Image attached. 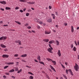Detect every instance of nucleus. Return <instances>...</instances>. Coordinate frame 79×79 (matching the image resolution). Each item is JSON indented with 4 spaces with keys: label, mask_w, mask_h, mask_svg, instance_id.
I'll return each mask as SVG.
<instances>
[{
    "label": "nucleus",
    "mask_w": 79,
    "mask_h": 79,
    "mask_svg": "<svg viewBox=\"0 0 79 79\" xmlns=\"http://www.w3.org/2000/svg\"><path fill=\"white\" fill-rule=\"evenodd\" d=\"M22 61L23 62H26V61H25V60H22Z\"/></svg>",
    "instance_id": "obj_57"
},
{
    "label": "nucleus",
    "mask_w": 79,
    "mask_h": 79,
    "mask_svg": "<svg viewBox=\"0 0 79 79\" xmlns=\"http://www.w3.org/2000/svg\"><path fill=\"white\" fill-rule=\"evenodd\" d=\"M27 28L28 29H31V27H30V26H28L27 27Z\"/></svg>",
    "instance_id": "obj_42"
},
{
    "label": "nucleus",
    "mask_w": 79,
    "mask_h": 79,
    "mask_svg": "<svg viewBox=\"0 0 79 79\" xmlns=\"http://www.w3.org/2000/svg\"><path fill=\"white\" fill-rule=\"evenodd\" d=\"M3 23V21H0V24H2Z\"/></svg>",
    "instance_id": "obj_58"
},
{
    "label": "nucleus",
    "mask_w": 79,
    "mask_h": 79,
    "mask_svg": "<svg viewBox=\"0 0 79 79\" xmlns=\"http://www.w3.org/2000/svg\"><path fill=\"white\" fill-rule=\"evenodd\" d=\"M70 70H71L70 69H66V72L67 74H68V72L69 71V72H70Z\"/></svg>",
    "instance_id": "obj_17"
},
{
    "label": "nucleus",
    "mask_w": 79,
    "mask_h": 79,
    "mask_svg": "<svg viewBox=\"0 0 79 79\" xmlns=\"http://www.w3.org/2000/svg\"><path fill=\"white\" fill-rule=\"evenodd\" d=\"M14 64V63L13 62H9V63H6V64H8V65H10V64Z\"/></svg>",
    "instance_id": "obj_7"
},
{
    "label": "nucleus",
    "mask_w": 79,
    "mask_h": 79,
    "mask_svg": "<svg viewBox=\"0 0 79 79\" xmlns=\"http://www.w3.org/2000/svg\"><path fill=\"white\" fill-rule=\"evenodd\" d=\"M15 72V70H14V69H12V70H10L9 72V73H12V72Z\"/></svg>",
    "instance_id": "obj_24"
},
{
    "label": "nucleus",
    "mask_w": 79,
    "mask_h": 79,
    "mask_svg": "<svg viewBox=\"0 0 79 79\" xmlns=\"http://www.w3.org/2000/svg\"><path fill=\"white\" fill-rule=\"evenodd\" d=\"M63 76L64 77V78H65L66 79H67V77H66V75L63 74Z\"/></svg>",
    "instance_id": "obj_33"
},
{
    "label": "nucleus",
    "mask_w": 79,
    "mask_h": 79,
    "mask_svg": "<svg viewBox=\"0 0 79 79\" xmlns=\"http://www.w3.org/2000/svg\"><path fill=\"white\" fill-rule=\"evenodd\" d=\"M27 3H28V4H34L35 3V2H27Z\"/></svg>",
    "instance_id": "obj_10"
},
{
    "label": "nucleus",
    "mask_w": 79,
    "mask_h": 79,
    "mask_svg": "<svg viewBox=\"0 0 79 79\" xmlns=\"http://www.w3.org/2000/svg\"><path fill=\"white\" fill-rule=\"evenodd\" d=\"M15 71H18V68L17 67H15Z\"/></svg>",
    "instance_id": "obj_32"
},
{
    "label": "nucleus",
    "mask_w": 79,
    "mask_h": 79,
    "mask_svg": "<svg viewBox=\"0 0 79 79\" xmlns=\"http://www.w3.org/2000/svg\"><path fill=\"white\" fill-rule=\"evenodd\" d=\"M51 15L53 18V19H55V15L53 14H52Z\"/></svg>",
    "instance_id": "obj_22"
},
{
    "label": "nucleus",
    "mask_w": 79,
    "mask_h": 79,
    "mask_svg": "<svg viewBox=\"0 0 79 79\" xmlns=\"http://www.w3.org/2000/svg\"><path fill=\"white\" fill-rule=\"evenodd\" d=\"M6 75H9V73H6Z\"/></svg>",
    "instance_id": "obj_60"
},
{
    "label": "nucleus",
    "mask_w": 79,
    "mask_h": 79,
    "mask_svg": "<svg viewBox=\"0 0 79 79\" xmlns=\"http://www.w3.org/2000/svg\"><path fill=\"white\" fill-rule=\"evenodd\" d=\"M14 56L15 57H17L18 56V54H15L14 55Z\"/></svg>",
    "instance_id": "obj_36"
},
{
    "label": "nucleus",
    "mask_w": 79,
    "mask_h": 79,
    "mask_svg": "<svg viewBox=\"0 0 79 79\" xmlns=\"http://www.w3.org/2000/svg\"><path fill=\"white\" fill-rule=\"evenodd\" d=\"M73 50L74 52H76V48L75 47H74L73 49Z\"/></svg>",
    "instance_id": "obj_20"
},
{
    "label": "nucleus",
    "mask_w": 79,
    "mask_h": 79,
    "mask_svg": "<svg viewBox=\"0 0 79 79\" xmlns=\"http://www.w3.org/2000/svg\"><path fill=\"white\" fill-rule=\"evenodd\" d=\"M54 42V41L53 40H51L49 42V44H52Z\"/></svg>",
    "instance_id": "obj_14"
},
{
    "label": "nucleus",
    "mask_w": 79,
    "mask_h": 79,
    "mask_svg": "<svg viewBox=\"0 0 79 79\" xmlns=\"http://www.w3.org/2000/svg\"><path fill=\"white\" fill-rule=\"evenodd\" d=\"M34 61L35 62H36V63H38V61L37 60L35 59Z\"/></svg>",
    "instance_id": "obj_49"
},
{
    "label": "nucleus",
    "mask_w": 79,
    "mask_h": 79,
    "mask_svg": "<svg viewBox=\"0 0 79 79\" xmlns=\"http://www.w3.org/2000/svg\"><path fill=\"white\" fill-rule=\"evenodd\" d=\"M29 15V13H27L26 14V16H28Z\"/></svg>",
    "instance_id": "obj_37"
},
{
    "label": "nucleus",
    "mask_w": 79,
    "mask_h": 79,
    "mask_svg": "<svg viewBox=\"0 0 79 79\" xmlns=\"http://www.w3.org/2000/svg\"><path fill=\"white\" fill-rule=\"evenodd\" d=\"M19 7H16L15 8V10H18V9H19Z\"/></svg>",
    "instance_id": "obj_40"
},
{
    "label": "nucleus",
    "mask_w": 79,
    "mask_h": 79,
    "mask_svg": "<svg viewBox=\"0 0 79 79\" xmlns=\"http://www.w3.org/2000/svg\"><path fill=\"white\" fill-rule=\"evenodd\" d=\"M56 27H57V28H58V25H56Z\"/></svg>",
    "instance_id": "obj_56"
},
{
    "label": "nucleus",
    "mask_w": 79,
    "mask_h": 79,
    "mask_svg": "<svg viewBox=\"0 0 79 79\" xmlns=\"http://www.w3.org/2000/svg\"><path fill=\"white\" fill-rule=\"evenodd\" d=\"M31 11H32V10L31 9H29L28 10V12H31Z\"/></svg>",
    "instance_id": "obj_47"
},
{
    "label": "nucleus",
    "mask_w": 79,
    "mask_h": 79,
    "mask_svg": "<svg viewBox=\"0 0 79 79\" xmlns=\"http://www.w3.org/2000/svg\"><path fill=\"white\" fill-rule=\"evenodd\" d=\"M20 41L19 40H18L16 41H15V42L16 43H19Z\"/></svg>",
    "instance_id": "obj_35"
},
{
    "label": "nucleus",
    "mask_w": 79,
    "mask_h": 79,
    "mask_svg": "<svg viewBox=\"0 0 79 79\" xmlns=\"http://www.w3.org/2000/svg\"><path fill=\"white\" fill-rule=\"evenodd\" d=\"M15 22L16 23H17V24H21V23L20 22L17 21H15Z\"/></svg>",
    "instance_id": "obj_27"
},
{
    "label": "nucleus",
    "mask_w": 79,
    "mask_h": 79,
    "mask_svg": "<svg viewBox=\"0 0 79 79\" xmlns=\"http://www.w3.org/2000/svg\"><path fill=\"white\" fill-rule=\"evenodd\" d=\"M1 47H2V48H6V46L3 44H1L0 45Z\"/></svg>",
    "instance_id": "obj_13"
},
{
    "label": "nucleus",
    "mask_w": 79,
    "mask_h": 79,
    "mask_svg": "<svg viewBox=\"0 0 79 79\" xmlns=\"http://www.w3.org/2000/svg\"><path fill=\"white\" fill-rule=\"evenodd\" d=\"M28 25V23H26L25 24V26H27Z\"/></svg>",
    "instance_id": "obj_45"
},
{
    "label": "nucleus",
    "mask_w": 79,
    "mask_h": 79,
    "mask_svg": "<svg viewBox=\"0 0 79 79\" xmlns=\"http://www.w3.org/2000/svg\"><path fill=\"white\" fill-rule=\"evenodd\" d=\"M43 41L45 42H48L49 41V40L47 39H45L43 40Z\"/></svg>",
    "instance_id": "obj_11"
},
{
    "label": "nucleus",
    "mask_w": 79,
    "mask_h": 79,
    "mask_svg": "<svg viewBox=\"0 0 79 79\" xmlns=\"http://www.w3.org/2000/svg\"><path fill=\"white\" fill-rule=\"evenodd\" d=\"M57 54L59 56H61V52H60V50H59L58 51Z\"/></svg>",
    "instance_id": "obj_5"
},
{
    "label": "nucleus",
    "mask_w": 79,
    "mask_h": 79,
    "mask_svg": "<svg viewBox=\"0 0 79 79\" xmlns=\"http://www.w3.org/2000/svg\"><path fill=\"white\" fill-rule=\"evenodd\" d=\"M30 79H34V77L32 76H30L29 77Z\"/></svg>",
    "instance_id": "obj_28"
},
{
    "label": "nucleus",
    "mask_w": 79,
    "mask_h": 79,
    "mask_svg": "<svg viewBox=\"0 0 79 79\" xmlns=\"http://www.w3.org/2000/svg\"><path fill=\"white\" fill-rule=\"evenodd\" d=\"M47 60L48 61H50V62H51V61H52V59H49L48 58H47Z\"/></svg>",
    "instance_id": "obj_21"
},
{
    "label": "nucleus",
    "mask_w": 79,
    "mask_h": 79,
    "mask_svg": "<svg viewBox=\"0 0 79 79\" xmlns=\"http://www.w3.org/2000/svg\"><path fill=\"white\" fill-rule=\"evenodd\" d=\"M74 43H75V44H76V45H77V43L76 42V41H75Z\"/></svg>",
    "instance_id": "obj_43"
},
{
    "label": "nucleus",
    "mask_w": 79,
    "mask_h": 79,
    "mask_svg": "<svg viewBox=\"0 0 79 79\" xmlns=\"http://www.w3.org/2000/svg\"><path fill=\"white\" fill-rule=\"evenodd\" d=\"M0 10H2V11H4V9H2V8H0Z\"/></svg>",
    "instance_id": "obj_53"
},
{
    "label": "nucleus",
    "mask_w": 79,
    "mask_h": 79,
    "mask_svg": "<svg viewBox=\"0 0 79 79\" xmlns=\"http://www.w3.org/2000/svg\"><path fill=\"white\" fill-rule=\"evenodd\" d=\"M77 30H78V29H79V27H77Z\"/></svg>",
    "instance_id": "obj_62"
},
{
    "label": "nucleus",
    "mask_w": 79,
    "mask_h": 79,
    "mask_svg": "<svg viewBox=\"0 0 79 79\" xmlns=\"http://www.w3.org/2000/svg\"><path fill=\"white\" fill-rule=\"evenodd\" d=\"M19 11L21 13H23V10H20Z\"/></svg>",
    "instance_id": "obj_50"
},
{
    "label": "nucleus",
    "mask_w": 79,
    "mask_h": 79,
    "mask_svg": "<svg viewBox=\"0 0 79 79\" xmlns=\"http://www.w3.org/2000/svg\"><path fill=\"white\" fill-rule=\"evenodd\" d=\"M79 65L75 63V65L74 66V69L76 70L77 71H78V69H79Z\"/></svg>",
    "instance_id": "obj_2"
},
{
    "label": "nucleus",
    "mask_w": 79,
    "mask_h": 79,
    "mask_svg": "<svg viewBox=\"0 0 79 79\" xmlns=\"http://www.w3.org/2000/svg\"><path fill=\"white\" fill-rule=\"evenodd\" d=\"M21 41L19 43V45H21Z\"/></svg>",
    "instance_id": "obj_55"
},
{
    "label": "nucleus",
    "mask_w": 79,
    "mask_h": 79,
    "mask_svg": "<svg viewBox=\"0 0 79 79\" xmlns=\"http://www.w3.org/2000/svg\"><path fill=\"white\" fill-rule=\"evenodd\" d=\"M74 47V46H73V44H71V48H73V47Z\"/></svg>",
    "instance_id": "obj_39"
},
{
    "label": "nucleus",
    "mask_w": 79,
    "mask_h": 79,
    "mask_svg": "<svg viewBox=\"0 0 79 79\" xmlns=\"http://www.w3.org/2000/svg\"><path fill=\"white\" fill-rule=\"evenodd\" d=\"M45 34H50V32H48L47 31H45Z\"/></svg>",
    "instance_id": "obj_9"
},
{
    "label": "nucleus",
    "mask_w": 79,
    "mask_h": 79,
    "mask_svg": "<svg viewBox=\"0 0 79 79\" xmlns=\"http://www.w3.org/2000/svg\"><path fill=\"white\" fill-rule=\"evenodd\" d=\"M39 62L40 63V64H42L44 65V63L43 62L39 61Z\"/></svg>",
    "instance_id": "obj_30"
},
{
    "label": "nucleus",
    "mask_w": 79,
    "mask_h": 79,
    "mask_svg": "<svg viewBox=\"0 0 79 79\" xmlns=\"http://www.w3.org/2000/svg\"><path fill=\"white\" fill-rule=\"evenodd\" d=\"M71 32H74V28H73V26H72L71 27Z\"/></svg>",
    "instance_id": "obj_19"
},
{
    "label": "nucleus",
    "mask_w": 79,
    "mask_h": 79,
    "mask_svg": "<svg viewBox=\"0 0 79 79\" xmlns=\"http://www.w3.org/2000/svg\"><path fill=\"white\" fill-rule=\"evenodd\" d=\"M8 66H5L4 67V69H6V68H8Z\"/></svg>",
    "instance_id": "obj_41"
},
{
    "label": "nucleus",
    "mask_w": 79,
    "mask_h": 79,
    "mask_svg": "<svg viewBox=\"0 0 79 79\" xmlns=\"http://www.w3.org/2000/svg\"><path fill=\"white\" fill-rule=\"evenodd\" d=\"M37 59H38L39 61H40V56H38Z\"/></svg>",
    "instance_id": "obj_25"
},
{
    "label": "nucleus",
    "mask_w": 79,
    "mask_h": 79,
    "mask_svg": "<svg viewBox=\"0 0 79 79\" xmlns=\"http://www.w3.org/2000/svg\"><path fill=\"white\" fill-rule=\"evenodd\" d=\"M56 43L57 45H60V43H59V41H58L56 40Z\"/></svg>",
    "instance_id": "obj_18"
},
{
    "label": "nucleus",
    "mask_w": 79,
    "mask_h": 79,
    "mask_svg": "<svg viewBox=\"0 0 79 79\" xmlns=\"http://www.w3.org/2000/svg\"><path fill=\"white\" fill-rule=\"evenodd\" d=\"M19 2H27V1L26 0H19Z\"/></svg>",
    "instance_id": "obj_16"
},
{
    "label": "nucleus",
    "mask_w": 79,
    "mask_h": 79,
    "mask_svg": "<svg viewBox=\"0 0 79 79\" xmlns=\"http://www.w3.org/2000/svg\"><path fill=\"white\" fill-rule=\"evenodd\" d=\"M50 67L51 68V69H52V70H54V71H55V72L56 71H55V69L54 68H53V67H52V66L50 65Z\"/></svg>",
    "instance_id": "obj_6"
},
{
    "label": "nucleus",
    "mask_w": 79,
    "mask_h": 79,
    "mask_svg": "<svg viewBox=\"0 0 79 79\" xmlns=\"http://www.w3.org/2000/svg\"><path fill=\"white\" fill-rule=\"evenodd\" d=\"M78 59L79 60V55H78Z\"/></svg>",
    "instance_id": "obj_64"
},
{
    "label": "nucleus",
    "mask_w": 79,
    "mask_h": 79,
    "mask_svg": "<svg viewBox=\"0 0 79 79\" xmlns=\"http://www.w3.org/2000/svg\"><path fill=\"white\" fill-rule=\"evenodd\" d=\"M28 74H31V75H33V76H34V74H33L32 73H31L30 72H28Z\"/></svg>",
    "instance_id": "obj_34"
},
{
    "label": "nucleus",
    "mask_w": 79,
    "mask_h": 79,
    "mask_svg": "<svg viewBox=\"0 0 79 79\" xmlns=\"http://www.w3.org/2000/svg\"><path fill=\"white\" fill-rule=\"evenodd\" d=\"M61 65L63 68H65V67H64V66H63V65L62 64H61Z\"/></svg>",
    "instance_id": "obj_46"
},
{
    "label": "nucleus",
    "mask_w": 79,
    "mask_h": 79,
    "mask_svg": "<svg viewBox=\"0 0 79 79\" xmlns=\"http://www.w3.org/2000/svg\"><path fill=\"white\" fill-rule=\"evenodd\" d=\"M70 70V73L71 74V75H72V76H73V72H72V71H71V70Z\"/></svg>",
    "instance_id": "obj_26"
},
{
    "label": "nucleus",
    "mask_w": 79,
    "mask_h": 79,
    "mask_svg": "<svg viewBox=\"0 0 79 79\" xmlns=\"http://www.w3.org/2000/svg\"><path fill=\"white\" fill-rule=\"evenodd\" d=\"M52 63L54 65H56V61H55L52 60Z\"/></svg>",
    "instance_id": "obj_23"
},
{
    "label": "nucleus",
    "mask_w": 79,
    "mask_h": 79,
    "mask_svg": "<svg viewBox=\"0 0 79 79\" xmlns=\"http://www.w3.org/2000/svg\"><path fill=\"white\" fill-rule=\"evenodd\" d=\"M21 56V57H26V56H27V54H25L23 55L22 56Z\"/></svg>",
    "instance_id": "obj_15"
},
{
    "label": "nucleus",
    "mask_w": 79,
    "mask_h": 79,
    "mask_svg": "<svg viewBox=\"0 0 79 79\" xmlns=\"http://www.w3.org/2000/svg\"><path fill=\"white\" fill-rule=\"evenodd\" d=\"M52 19H48L47 20V22H48V23H50V22H52Z\"/></svg>",
    "instance_id": "obj_12"
},
{
    "label": "nucleus",
    "mask_w": 79,
    "mask_h": 79,
    "mask_svg": "<svg viewBox=\"0 0 79 79\" xmlns=\"http://www.w3.org/2000/svg\"><path fill=\"white\" fill-rule=\"evenodd\" d=\"M22 71V69H20L17 72L18 73H21Z\"/></svg>",
    "instance_id": "obj_31"
},
{
    "label": "nucleus",
    "mask_w": 79,
    "mask_h": 79,
    "mask_svg": "<svg viewBox=\"0 0 79 79\" xmlns=\"http://www.w3.org/2000/svg\"><path fill=\"white\" fill-rule=\"evenodd\" d=\"M7 39V37L5 36H2L0 38V40H6Z\"/></svg>",
    "instance_id": "obj_3"
},
{
    "label": "nucleus",
    "mask_w": 79,
    "mask_h": 79,
    "mask_svg": "<svg viewBox=\"0 0 79 79\" xmlns=\"http://www.w3.org/2000/svg\"><path fill=\"white\" fill-rule=\"evenodd\" d=\"M55 14L57 16L58 15V12H56Z\"/></svg>",
    "instance_id": "obj_54"
},
{
    "label": "nucleus",
    "mask_w": 79,
    "mask_h": 79,
    "mask_svg": "<svg viewBox=\"0 0 79 79\" xmlns=\"http://www.w3.org/2000/svg\"><path fill=\"white\" fill-rule=\"evenodd\" d=\"M64 24L65 26H67L68 25V24L67 23H64Z\"/></svg>",
    "instance_id": "obj_38"
},
{
    "label": "nucleus",
    "mask_w": 79,
    "mask_h": 79,
    "mask_svg": "<svg viewBox=\"0 0 79 79\" xmlns=\"http://www.w3.org/2000/svg\"><path fill=\"white\" fill-rule=\"evenodd\" d=\"M9 55H5L4 54L2 56V57L3 58H8Z\"/></svg>",
    "instance_id": "obj_4"
},
{
    "label": "nucleus",
    "mask_w": 79,
    "mask_h": 79,
    "mask_svg": "<svg viewBox=\"0 0 79 79\" xmlns=\"http://www.w3.org/2000/svg\"><path fill=\"white\" fill-rule=\"evenodd\" d=\"M0 3L3 5H5L6 4V2L5 1H0Z\"/></svg>",
    "instance_id": "obj_8"
},
{
    "label": "nucleus",
    "mask_w": 79,
    "mask_h": 79,
    "mask_svg": "<svg viewBox=\"0 0 79 79\" xmlns=\"http://www.w3.org/2000/svg\"><path fill=\"white\" fill-rule=\"evenodd\" d=\"M3 77L4 79H6V76L5 75L3 76Z\"/></svg>",
    "instance_id": "obj_51"
},
{
    "label": "nucleus",
    "mask_w": 79,
    "mask_h": 79,
    "mask_svg": "<svg viewBox=\"0 0 79 79\" xmlns=\"http://www.w3.org/2000/svg\"><path fill=\"white\" fill-rule=\"evenodd\" d=\"M10 9H11V8H10V7H6V10H10Z\"/></svg>",
    "instance_id": "obj_29"
},
{
    "label": "nucleus",
    "mask_w": 79,
    "mask_h": 79,
    "mask_svg": "<svg viewBox=\"0 0 79 79\" xmlns=\"http://www.w3.org/2000/svg\"><path fill=\"white\" fill-rule=\"evenodd\" d=\"M26 8H24L23 9V11H26Z\"/></svg>",
    "instance_id": "obj_59"
},
{
    "label": "nucleus",
    "mask_w": 79,
    "mask_h": 79,
    "mask_svg": "<svg viewBox=\"0 0 79 79\" xmlns=\"http://www.w3.org/2000/svg\"><path fill=\"white\" fill-rule=\"evenodd\" d=\"M48 45H49V47L50 48H49L48 49V52H49V53H53V52H52V50H53V48H52V46H51V45H50V44H49Z\"/></svg>",
    "instance_id": "obj_1"
},
{
    "label": "nucleus",
    "mask_w": 79,
    "mask_h": 79,
    "mask_svg": "<svg viewBox=\"0 0 79 79\" xmlns=\"http://www.w3.org/2000/svg\"><path fill=\"white\" fill-rule=\"evenodd\" d=\"M77 42L78 44V45H79V41H78Z\"/></svg>",
    "instance_id": "obj_63"
},
{
    "label": "nucleus",
    "mask_w": 79,
    "mask_h": 79,
    "mask_svg": "<svg viewBox=\"0 0 79 79\" xmlns=\"http://www.w3.org/2000/svg\"><path fill=\"white\" fill-rule=\"evenodd\" d=\"M39 23L40 24H43L42 22H40Z\"/></svg>",
    "instance_id": "obj_48"
},
{
    "label": "nucleus",
    "mask_w": 79,
    "mask_h": 79,
    "mask_svg": "<svg viewBox=\"0 0 79 79\" xmlns=\"http://www.w3.org/2000/svg\"><path fill=\"white\" fill-rule=\"evenodd\" d=\"M11 77L13 78V79H15V77L13 76H11Z\"/></svg>",
    "instance_id": "obj_52"
},
{
    "label": "nucleus",
    "mask_w": 79,
    "mask_h": 79,
    "mask_svg": "<svg viewBox=\"0 0 79 79\" xmlns=\"http://www.w3.org/2000/svg\"><path fill=\"white\" fill-rule=\"evenodd\" d=\"M49 8L50 10H51V9H52V6H49Z\"/></svg>",
    "instance_id": "obj_44"
},
{
    "label": "nucleus",
    "mask_w": 79,
    "mask_h": 79,
    "mask_svg": "<svg viewBox=\"0 0 79 79\" xmlns=\"http://www.w3.org/2000/svg\"><path fill=\"white\" fill-rule=\"evenodd\" d=\"M8 26V25H3V26H7V27Z\"/></svg>",
    "instance_id": "obj_61"
}]
</instances>
